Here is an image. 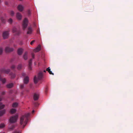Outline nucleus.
Wrapping results in <instances>:
<instances>
[{"instance_id": "nucleus-4", "label": "nucleus", "mask_w": 133, "mask_h": 133, "mask_svg": "<svg viewBox=\"0 0 133 133\" xmlns=\"http://www.w3.org/2000/svg\"><path fill=\"white\" fill-rule=\"evenodd\" d=\"M28 23V20L27 18H25L23 21L22 24V28L23 30H24L26 28Z\"/></svg>"}, {"instance_id": "nucleus-2", "label": "nucleus", "mask_w": 133, "mask_h": 133, "mask_svg": "<svg viewBox=\"0 0 133 133\" xmlns=\"http://www.w3.org/2000/svg\"><path fill=\"white\" fill-rule=\"evenodd\" d=\"M43 76V72L40 71L38 73L37 78L36 76H35L34 78V81L35 84H36L38 82V80H41L42 79Z\"/></svg>"}, {"instance_id": "nucleus-22", "label": "nucleus", "mask_w": 133, "mask_h": 133, "mask_svg": "<svg viewBox=\"0 0 133 133\" xmlns=\"http://www.w3.org/2000/svg\"><path fill=\"white\" fill-rule=\"evenodd\" d=\"M0 81H2V83H4L6 82V79L5 78L3 79L1 76H0Z\"/></svg>"}, {"instance_id": "nucleus-33", "label": "nucleus", "mask_w": 133, "mask_h": 133, "mask_svg": "<svg viewBox=\"0 0 133 133\" xmlns=\"http://www.w3.org/2000/svg\"><path fill=\"white\" fill-rule=\"evenodd\" d=\"M10 15L11 16H13L14 15V12L13 11H10Z\"/></svg>"}, {"instance_id": "nucleus-34", "label": "nucleus", "mask_w": 133, "mask_h": 133, "mask_svg": "<svg viewBox=\"0 0 133 133\" xmlns=\"http://www.w3.org/2000/svg\"><path fill=\"white\" fill-rule=\"evenodd\" d=\"M24 88V85L23 84H21L20 85V88L21 89H23Z\"/></svg>"}, {"instance_id": "nucleus-17", "label": "nucleus", "mask_w": 133, "mask_h": 133, "mask_svg": "<svg viewBox=\"0 0 133 133\" xmlns=\"http://www.w3.org/2000/svg\"><path fill=\"white\" fill-rule=\"evenodd\" d=\"M46 71H48L49 73L50 74L54 75V73H52V72L51 71L50 69V68L49 67L46 69Z\"/></svg>"}, {"instance_id": "nucleus-38", "label": "nucleus", "mask_w": 133, "mask_h": 133, "mask_svg": "<svg viewBox=\"0 0 133 133\" xmlns=\"http://www.w3.org/2000/svg\"><path fill=\"white\" fill-rule=\"evenodd\" d=\"M32 57L33 58H34L35 55L34 54H32Z\"/></svg>"}, {"instance_id": "nucleus-40", "label": "nucleus", "mask_w": 133, "mask_h": 133, "mask_svg": "<svg viewBox=\"0 0 133 133\" xmlns=\"http://www.w3.org/2000/svg\"><path fill=\"white\" fill-rule=\"evenodd\" d=\"M13 133H19V132L17 131H14Z\"/></svg>"}, {"instance_id": "nucleus-23", "label": "nucleus", "mask_w": 133, "mask_h": 133, "mask_svg": "<svg viewBox=\"0 0 133 133\" xmlns=\"http://www.w3.org/2000/svg\"><path fill=\"white\" fill-rule=\"evenodd\" d=\"M4 107V105L2 104L1 103H0V110L3 109Z\"/></svg>"}, {"instance_id": "nucleus-26", "label": "nucleus", "mask_w": 133, "mask_h": 133, "mask_svg": "<svg viewBox=\"0 0 133 133\" xmlns=\"http://www.w3.org/2000/svg\"><path fill=\"white\" fill-rule=\"evenodd\" d=\"M32 59H30L29 61V65L31 66L32 65Z\"/></svg>"}, {"instance_id": "nucleus-20", "label": "nucleus", "mask_w": 133, "mask_h": 133, "mask_svg": "<svg viewBox=\"0 0 133 133\" xmlns=\"http://www.w3.org/2000/svg\"><path fill=\"white\" fill-rule=\"evenodd\" d=\"M16 110L14 109H11L10 111V113L11 114L15 113L16 112Z\"/></svg>"}, {"instance_id": "nucleus-6", "label": "nucleus", "mask_w": 133, "mask_h": 133, "mask_svg": "<svg viewBox=\"0 0 133 133\" xmlns=\"http://www.w3.org/2000/svg\"><path fill=\"white\" fill-rule=\"evenodd\" d=\"M14 49L10 47L9 46H6L5 48V51L6 52L8 53L11 52L14 50Z\"/></svg>"}, {"instance_id": "nucleus-42", "label": "nucleus", "mask_w": 133, "mask_h": 133, "mask_svg": "<svg viewBox=\"0 0 133 133\" xmlns=\"http://www.w3.org/2000/svg\"><path fill=\"white\" fill-rule=\"evenodd\" d=\"M35 106H37L38 105V103H35Z\"/></svg>"}, {"instance_id": "nucleus-35", "label": "nucleus", "mask_w": 133, "mask_h": 133, "mask_svg": "<svg viewBox=\"0 0 133 133\" xmlns=\"http://www.w3.org/2000/svg\"><path fill=\"white\" fill-rule=\"evenodd\" d=\"M1 21H2V22L3 23H4L5 22V20L4 19H3V18H2L1 19Z\"/></svg>"}, {"instance_id": "nucleus-7", "label": "nucleus", "mask_w": 133, "mask_h": 133, "mask_svg": "<svg viewBox=\"0 0 133 133\" xmlns=\"http://www.w3.org/2000/svg\"><path fill=\"white\" fill-rule=\"evenodd\" d=\"M12 32L16 35H18L21 33V31L19 30H17L15 27H14L12 29Z\"/></svg>"}, {"instance_id": "nucleus-43", "label": "nucleus", "mask_w": 133, "mask_h": 133, "mask_svg": "<svg viewBox=\"0 0 133 133\" xmlns=\"http://www.w3.org/2000/svg\"><path fill=\"white\" fill-rule=\"evenodd\" d=\"M48 91V90L47 89V88H46V90H45V92L46 93H47V92Z\"/></svg>"}, {"instance_id": "nucleus-24", "label": "nucleus", "mask_w": 133, "mask_h": 133, "mask_svg": "<svg viewBox=\"0 0 133 133\" xmlns=\"http://www.w3.org/2000/svg\"><path fill=\"white\" fill-rule=\"evenodd\" d=\"M22 68V65L21 64H19L18 65L17 67V69L18 70H20Z\"/></svg>"}, {"instance_id": "nucleus-11", "label": "nucleus", "mask_w": 133, "mask_h": 133, "mask_svg": "<svg viewBox=\"0 0 133 133\" xmlns=\"http://www.w3.org/2000/svg\"><path fill=\"white\" fill-rule=\"evenodd\" d=\"M41 50V45H39L34 50V52H37L40 51Z\"/></svg>"}, {"instance_id": "nucleus-30", "label": "nucleus", "mask_w": 133, "mask_h": 133, "mask_svg": "<svg viewBox=\"0 0 133 133\" xmlns=\"http://www.w3.org/2000/svg\"><path fill=\"white\" fill-rule=\"evenodd\" d=\"M27 12L28 15L29 16L30 15V14H31V12L30 10H27Z\"/></svg>"}, {"instance_id": "nucleus-16", "label": "nucleus", "mask_w": 133, "mask_h": 133, "mask_svg": "<svg viewBox=\"0 0 133 133\" xmlns=\"http://www.w3.org/2000/svg\"><path fill=\"white\" fill-rule=\"evenodd\" d=\"M23 58L25 60H26L28 58V53L27 52H25L23 55Z\"/></svg>"}, {"instance_id": "nucleus-18", "label": "nucleus", "mask_w": 133, "mask_h": 133, "mask_svg": "<svg viewBox=\"0 0 133 133\" xmlns=\"http://www.w3.org/2000/svg\"><path fill=\"white\" fill-rule=\"evenodd\" d=\"M6 110H3L0 111V116H2L5 113Z\"/></svg>"}, {"instance_id": "nucleus-32", "label": "nucleus", "mask_w": 133, "mask_h": 133, "mask_svg": "<svg viewBox=\"0 0 133 133\" xmlns=\"http://www.w3.org/2000/svg\"><path fill=\"white\" fill-rule=\"evenodd\" d=\"M8 21V22L9 23L11 24L12 23V20L10 18V19H9Z\"/></svg>"}, {"instance_id": "nucleus-45", "label": "nucleus", "mask_w": 133, "mask_h": 133, "mask_svg": "<svg viewBox=\"0 0 133 133\" xmlns=\"http://www.w3.org/2000/svg\"><path fill=\"white\" fill-rule=\"evenodd\" d=\"M2 99L0 97V101H1L2 100Z\"/></svg>"}, {"instance_id": "nucleus-10", "label": "nucleus", "mask_w": 133, "mask_h": 133, "mask_svg": "<svg viewBox=\"0 0 133 133\" xmlns=\"http://www.w3.org/2000/svg\"><path fill=\"white\" fill-rule=\"evenodd\" d=\"M39 94L37 93H35L34 95L33 98L34 101L38 100L39 98Z\"/></svg>"}, {"instance_id": "nucleus-13", "label": "nucleus", "mask_w": 133, "mask_h": 133, "mask_svg": "<svg viewBox=\"0 0 133 133\" xmlns=\"http://www.w3.org/2000/svg\"><path fill=\"white\" fill-rule=\"evenodd\" d=\"M23 52V49L21 48H19L18 49L17 53L19 55H21L22 54Z\"/></svg>"}, {"instance_id": "nucleus-44", "label": "nucleus", "mask_w": 133, "mask_h": 133, "mask_svg": "<svg viewBox=\"0 0 133 133\" xmlns=\"http://www.w3.org/2000/svg\"><path fill=\"white\" fill-rule=\"evenodd\" d=\"M35 111L34 110H33L32 111V113L33 114L34 112Z\"/></svg>"}, {"instance_id": "nucleus-29", "label": "nucleus", "mask_w": 133, "mask_h": 133, "mask_svg": "<svg viewBox=\"0 0 133 133\" xmlns=\"http://www.w3.org/2000/svg\"><path fill=\"white\" fill-rule=\"evenodd\" d=\"M14 128V125H12L11 127L9 128V129L10 130H12Z\"/></svg>"}, {"instance_id": "nucleus-27", "label": "nucleus", "mask_w": 133, "mask_h": 133, "mask_svg": "<svg viewBox=\"0 0 133 133\" xmlns=\"http://www.w3.org/2000/svg\"><path fill=\"white\" fill-rule=\"evenodd\" d=\"M3 52V49L2 47L0 48V55L2 54Z\"/></svg>"}, {"instance_id": "nucleus-3", "label": "nucleus", "mask_w": 133, "mask_h": 133, "mask_svg": "<svg viewBox=\"0 0 133 133\" xmlns=\"http://www.w3.org/2000/svg\"><path fill=\"white\" fill-rule=\"evenodd\" d=\"M18 115H16L15 116H11L9 119V121L10 123H14L16 122L17 119Z\"/></svg>"}, {"instance_id": "nucleus-15", "label": "nucleus", "mask_w": 133, "mask_h": 133, "mask_svg": "<svg viewBox=\"0 0 133 133\" xmlns=\"http://www.w3.org/2000/svg\"><path fill=\"white\" fill-rule=\"evenodd\" d=\"M22 15L20 13L18 12L16 14V17L18 20H21L22 18Z\"/></svg>"}, {"instance_id": "nucleus-5", "label": "nucleus", "mask_w": 133, "mask_h": 133, "mask_svg": "<svg viewBox=\"0 0 133 133\" xmlns=\"http://www.w3.org/2000/svg\"><path fill=\"white\" fill-rule=\"evenodd\" d=\"M9 31H5L3 32L2 36L4 39H6L8 38L9 35Z\"/></svg>"}, {"instance_id": "nucleus-28", "label": "nucleus", "mask_w": 133, "mask_h": 133, "mask_svg": "<svg viewBox=\"0 0 133 133\" xmlns=\"http://www.w3.org/2000/svg\"><path fill=\"white\" fill-rule=\"evenodd\" d=\"M5 126V125L4 124L2 123L0 125V128H3Z\"/></svg>"}, {"instance_id": "nucleus-14", "label": "nucleus", "mask_w": 133, "mask_h": 133, "mask_svg": "<svg viewBox=\"0 0 133 133\" xmlns=\"http://www.w3.org/2000/svg\"><path fill=\"white\" fill-rule=\"evenodd\" d=\"M17 9L19 11L21 12L23 10V7L22 5H19L17 6Z\"/></svg>"}, {"instance_id": "nucleus-8", "label": "nucleus", "mask_w": 133, "mask_h": 133, "mask_svg": "<svg viewBox=\"0 0 133 133\" xmlns=\"http://www.w3.org/2000/svg\"><path fill=\"white\" fill-rule=\"evenodd\" d=\"M10 69H2L1 70V72L2 73H4L5 74H8L10 71Z\"/></svg>"}, {"instance_id": "nucleus-1", "label": "nucleus", "mask_w": 133, "mask_h": 133, "mask_svg": "<svg viewBox=\"0 0 133 133\" xmlns=\"http://www.w3.org/2000/svg\"><path fill=\"white\" fill-rule=\"evenodd\" d=\"M30 115L29 113H27L22 116L21 117L20 123L21 125L23 126V128H24L27 124Z\"/></svg>"}, {"instance_id": "nucleus-12", "label": "nucleus", "mask_w": 133, "mask_h": 133, "mask_svg": "<svg viewBox=\"0 0 133 133\" xmlns=\"http://www.w3.org/2000/svg\"><path fill=\"white\" fill-rule=\"evenodd\" d=\"M29 82V78L28 76L25 77L24 79V82L25 84H27Z\"/></svg>"}, {"instance_id": "nucleus-36", "label": "nucleus", "mask_w": 133, "mask_h": 133, "mask_svg": "<svg viewBox=\"0 0 133 133\" xmlns=\"http://www.w3.org/2000/svg\"><path fill=\"white\" fill-rule=\"evenodd\" d=\"M35 42V40H34L32 41H31L30 43V44L31 45H32Z\"/></svg>"}, {"instance_id": "nucleus-46", "label": "nucleus", "mask_w": 133, "mask_h": 133, "mask_svg": "<svg viewBox=\"0 0 133 133\" xmlns=\"http://www.w3.org/2000/svg\"><path fill=\"white\" fill-rule=\"evenodd\" d=\"M43 72H46V71L45 70H44L43 71Z\"/></svg>"}, {"instance_id": "nucleus-19", "label": "nucleus", "mask_w": 133, "mask_h": 133, "mask_svg": "<svg viewBox=\"0 0 133 133\" xmlns=\"http://www.w3.org/2000/svg\"><path fill=\"white\" fill-rule=\"evenodd\" d=\"M13 86V84L12 83H10L6 85V87L8 88H12Z\"/></svg>"}, {"instance_id": "nucleus-37", "label": "nucleus", "mask_w": 133, "mask_h": 133, "mask_svg": "<svg viewBox=\"0 0 133 133\" xmlns=\"http://www.w3.org/2000/svg\"><path fill=\"white\" fill-rule=\"evenodd\" d=\"M29 69L30 70H31L32 68H31V66L29 65Z\"/></svg>"}, {"instance_id": "nucleus-21", "label": "nucleus", "mask_w": 133, "mask_h": 133, "mask_svg": "<svg viewBox=\"0 0 133 133\" xmlns=\"http://www.w3.org/2000/svg\"><path fill=\"white\" fill-rule=\"evenodd\" d=\"M18 103L17 102H14L12 104V107L13 108H16L18 106Z\"/></svg>"}, {"instance_id": "nucleus-31", "label": "nucleus", "mask_w": 133, "mask_h": 133, "mask_svg": "<svg viewBox=\"0 0 133 133\" xmlns=\"http://www.w3.org/2000/svg\"><path fill=\"white\" fill-rule=\"evenodd\" d=\"M11 68L12 69L14 70L15 68V65H12L11 66Z\"/></svg>"}, {"instance_id": "nucleus-39", "label": "nucleus", "mask_w": 133, "mask_h": 133, "mask_svg": "<svg viewBox=\"0 0 133 133\" xmlns=\"http://www.w3.org/2000/svg\"><path fill=\"white\" fill-rule=\"evenodd\" d=\"M22 75L23 76H25V73H23L22 74Z\"/></svg>"}, {"instance_id": "nucleus-9", "label": "nucleus", "mask_w": 133, "mask_h": 133, "mask_svg": "<svg viewBox=\"0 0 133 133\" xmlns=\"http://www.w3.org/2000/svg\"><path fill=\"white\" fill-rule=\"evenodd\" d=\"M28 31L27 32V34H31L33 30L31 27H29L28 28Z\"/></svg>"}, {"instance_id": "nucleus-41", "label": "nucleus", "mask_w": 133, "mask_h": 133, "mask_svg": "<svg viewBox=\"0 0 133 133\" xmlns=\"http://www.w3.org/2000/svg\"><path fill=\"white\" fill-rule=\"evenodd\" d=\"M5 94V92L4 91H3L2 92V95H4Z\"/></svg>"}, {"instance_id": "nucleus-25", "label": "nucleus", "mask_w": 133, "mask_h": 133, "mask_svg": "<svg viewBox=\"0 0 133 133\" xmlns=\"http://www.w3.org/2000/svg\"><path fill=\"white\" fill-rule=\"evenodd\" d=\"M10 75L11 76V78H14L15 76V74H13L12 73H10Z\"/></svg>"}]
</instances>
